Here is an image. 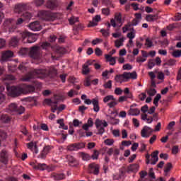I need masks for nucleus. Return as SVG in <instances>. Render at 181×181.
Returning a JSON list of instances; mask_svg holds the SVG:
<instances>
[{
    "instance_id": "nucleus-1",
    "label": "nucleus",
    "mask_w": 181,
    "mask_h": 181,
    "mask_svg": "<svg viewBox=\"0 0 181 181\" xmlns=\"http://www.w3.org/2000/svg\"><path fill=\"white\" fill-rule=\"evenodd\" d=\"M14 80L15 76L11 74L6 75L4 78L6 89L11 97H19L21 93L26 94L35 91V87L31 85L23 84L22 87L11 86L9 83H11Z\"/></svg>"
},
{
    "instance_id": "nucleus-2",
    "label": "nucleus",
    "mask_w": 181,
    "mask_h": 181,
    "mask_svg": "<svg viewBox=\"0 0 181 181\" xmlns=\"http://www.w3.org/2000/svg\"><path fill=\"white\" fill-rule=\"evenodd\" d=\"M56 75H57V70L54 67L47 69H35L23 76L22 81L23 82H30L33 78H44L47 76L54 77Z\"/></svg>"
},
{
    "instance_id": "nucleus-3",
    "label": "nucleus",
    "mask_w": 181,
    "mask_h": 181,
    "mask_svg": "<svg viewBox=\"0 0 181 181\" xmlns=\"http://www.w3.org/2000/svg\"><path fill=\"white\" fill-rule=\"evenodd\" d=\"M51 45L49 42H42L40 47H33L30 50L28 48L23 47L19 50V54L25 56L29 54L30 57L34 59H38L41 57V49L44 50H49Z\"/></svg>"
},
{
    "instance_id": "nucleus-4",
    "label": "nucleus",
    "mask_w": 181,
    "mask_h": 181,
    "mask_svg": "<svg viewBox=\"0 0 181 181\" xmlns=\"http://www.w3.org/2000/svg\"><path fill=\"white\" fill-rule=\"evenodd\" d=\"M19 35L23 43H34L37 41L36 36L28 31L20 32Z\"/></svg>"
},
{
    "instance_id": "nucleus-5",
    "label": "nucleus",
    "mask_w": 181,
    "mask_h": 181,
    "mask_svg": "<svg viewBox=\"0 0 181 181\" xmlns=\"http://www.w3.org/2000/svg\"><path fill=\"white\" fill-rule=\"evenodd\" d=\"M39 17L45 21H54L57 18V16L47 11H40L38 12Z\"/></svg>"
},
{
    "instance_id": "nucleus-6",
    "label": "nucleus",
    "mask_w": 181,
    "mask_h": 181,
    "mask_svg": "<svg viewBox=\"0 0 181 181\" xmlns=\"http://www.w3.org/2000/svg\"><path fill=\"white\" fill-rule=\"evenodd\" d=\"M8 109L13 115H22L25 112L23 106L18 107L15 103L10 104Z\"/></svg>"
},
{
    "instance_id": "nucleus-7",
    "label": "nucleus",
    "mask_w": 181,
    "mask_h": 181,
    "mask_svg": "<svg viewBox=\"0 0 181 181\" xmlns=\"http://www.w3.org/2000/svg\"><path fill=\"white\" fill-rule=\"evenodd\" d=\"M27 10L28 5L23 3L15 4L13 8L14 13H17L18 15L23 13Z\"/></svg>"
},
{
    "instance_id": "nucleus-8",
    "label": "nucleus",
    "mask_w": 181,
    "mask_h": 181,
    "mask_svg": "<svg viewBox=\"0 0 181 181\" xmlns=\"http://www.w3.org/2000/svg\"><path fill=\"white\" fill-rule=\"evenodd\" d=\"M11 158V155L6 150H3L0 153V161L4 165H7L8 160Z\"/></svg>"
},
{
    "instance_id": "nucleus-9",
    "label": "nucleus",
    "mask_w": 181,
    "mask_h": 181,
    "mask_svg": "<svg viewBox=\"0 0 181 181\" xmlns=\"http://www.w3.org/2000/svg\"><path fill=\"white\" fill-rule=\"evenodd\" d=\"M33 168L36 170H45V169L47 170L48 172H52L54 170L53 167H49L45 163H35L33 165Z\"/></svg>"
},
{
    "instance_id": "nucleus-10",
    "label": "nucleus",
    "mask_w": 181,
    "mask_h": 181,
    "mask_svg": "<svg viewBox=\"0 0 181 181\" xmlns=\"http://www.w3.org/2000/svg\"><path fill=\"white\" fill-rule=\"evenodd\" d=\"M45 103L51 106V110L54 113L58 110V100L53 101L51 99H45Z\"/></svg>"
},
{
    "instance_id": "nucleus-11",
    "label": "nucleus",
    "mask_w": 181,
    "mask_h": 181,
    "mask_svg": "<svg viewBox=\"0 0 181 181\" xmlns=\"http://www.w3.org/2000/svg\"><path fill=\"white\" fill-rule=\"evenodd\" d=\"M153 132V129L148 126H144L141 130V136L148 138Z\"/></svg>"
},
{
    "instance_id": "nucleus-12",
    "label": "nucleus",
    "mask_w": 181,
    "mask_h": 181,
    "mask_svg": "<svg viewBox=\"0 0 181 181\" xmlns=\"http://www.w3.org/2000/svg\"><path fill=\"white\" fill-rule=\"evenodd\" d=\"M100 166L98 164L92 163L89 164V172L94 175H98Z\"/></svg>"
},
{
    "instance_id": "nucleus-13",
    "label": "nucleus",
    "mask_w": 181,
    "mask_h": 181,
    "mask_svg": "<svg viewBox=\"0 0 181 181\" xmlns=\"http://www.w3.org/2000/svg\"><path fill=\"white\" fill-rule=\"evenodd\" d=\"M29 28L32 31L37 32L40 31L42 30V25L40 23L37 21L30 23L29 25Z\"/></svg>"
},
{
    "instance_id": "nucleus-14",
    "label": "nucleus",
    "mask_w": 181,
    "mask_h": 181,
    "mask_svg": "<svg viewBox=\"0 0 181 181\" xmlns=\"http://www.w3.org/2000/svg\"><path fill=\"white\" fill-rule=\"evenodd\" d=\"M28 149L30 150L33 153L37 154L38 148L37 146V142L30 141L26 144Z\"/></svg>"
},
{
    "instance_id": "nucleus-15",
    "label": "nucleus",
    "mask_w": 181,
    "mask_h": 181,
    "mask_svg": "<svg viewBox=\"0 0 181 181\" xmlns=\"http://www.w3.org/2000/svg\"><path fill=\"white\" fill-rule=\"evenodd\" d=\"M45 6L49 10H54L58 7V1L55 0H49L47 1V4H45Z\"/></svg>"
},
{
    "instance_id": "nucleus-16",
    "label": "nucleus",
    "mask_w": 181,
    "mask_h": 181,
    "mask_svg": "<svg viewBox=\"0 0 181 181\" xmlns=\"http://www.w3.org/2000/svg\"><path fill=\"white\" fill-rule=\"evenodd\" d=\"M66 160H68L69 165L71 167H76L78 163L75 158H74L72 156H66Z\"/></svg>"
},
{
    "instance_id": "nucleus-17",
    "label": "nucleus",
    "mask_w": 181,
    "mask_h": 181,
    "mask_svg": "<svg viewBox=\"0 0 181 181\" xmlns=\"http://www.w3.org/2000/svg\"><path fill=\"white\" fill-rule=\"evenodd\" d=\"M158 154H159L158 151H156L152 153L151 165H156L157 162L158 161Z\"/></svg>"
},
{
    "instance_id": "nucleus-18",
    "label": "nucleus",
    "mask_w": 181,
    "mask_h": 181,
    "mask_svg": "<svg viewBox=\"0 0 181 181\" xmlns=\"http://www.w3.org/2000/svg\"><path fill=\"white\" fill-rule=\"evenodd\" d=\"M65 175L64 173H55L52 174V178L56 181H59L65 179Z\"/></svg>"
},
{
    "instance_id": "nucleus-19",
    "label": "nucleus",
    "mask_w": 181,
    "mask_h": 181,
    "mask_svg": "<svg viewBox=\"0 0 181 181\" xmlns=\"http://www.w3.org/2000/svg\"><path fill=\"white\" fill-rule=\"evenodd\" d=\"M52 150V147L50 146H45L42 151L40 153V158H45L47 154H49V151Z\"/></svg>"
},
{
    "instance_id": "nucleus-20",
    "label": "nucleus",
    "mask_w": 181,
    "mask_h": 181,
    "mask_svg": "<svg viewBox=\"0 0 181 181\" xmlns=\"http://www.w3.org/2000/svg\"><path fill=\"white\" fill-rule=\"evenodd\" d=\"M15 23L13 22V19L12 18H7L5 20L4 23V27L5 30H7L8 28H11L12 25H14Z\"/></svg>"
},
{
    "instance_id": "nucleus-21",
    "label": "nucleus",
    "mask_w": 181,
    "mask_h": 181,
    "mask_svg": "<svg viewBox=\"0 0 181 181\" xmlns=\"http://www.w3.org/2000/svg\"><path fill=\"white\" fill-rule=\"evenodd\" d=\"M101 21V16H95L93 20L90 22L89 25H88L89 28L90 27H95L98 25V23Z\"/></svg>"
},
{
    "instance_id": "nucleus-22",
    "label": "nucleus",
    "mask_w": 181,
    "mask_h": 181,
    "mask_svg": "<svg viewBox=\"0 0 181 181\" xmlns=\"http://www.w3.org/2000/svg\"><path fill=\"white\" fill-rule=\"evenodd\" d=\"M107 122L109 124H112V125H117L119 124V119H115V117L107 115Z\"/></svg>"
},
{
    "instance_id": "nucleus-23",
    "label": "nucleus",
    "mask_w": 181,
    "mask_h": 181,
    "mask_svg": "<svg viewBox=\"0 0 181 181\" xmlns=\"http://www.w3.org/2000/svg\"><path fill=\"white\" fill-rule=\"evenodd\" d=\"M124 75H125V72H124V74H122L116 75V76L115 78L116 82L117 83H123L125 79L127 80V77L125 76Z\"/></svg>"
},
{
    "instance_id": "nucleus-24",
    "label": "nucleus",
    "mask_w": 181,
    "mask_h": 181,
    "mask_svg": "<svg viewBox=\"0 0 181 181\" xmlns=\"http://www.w3.org/2000/svg\"><path fill=\"white\" fill-rule=\"evenodd\" d=\"M93 62H95V60L93 62L88 61L87 64L83 65V74L87 75L90 72V70L88 69V66L93 65Z\"/></svg>"
},
{
    "instance_id": "nucleus-25",
    "label": "nucleus",
    "mask_w": 181,
    "mask_h": 181,
    "mask_svg": "<svg viewBox=\"0 0 181 181\" xmlns=\"http://www.w3.org/2000/svg\"><path fill=\"white\" fill-rule=\"evenodd\" d=\"M21 39H22L21 35L18 37H13L10 41V46L16 47L19 43V40Z\"/></svg>"
},
{
    "instance_id": "nucleus-26",
    "label": "nucleus",
    "mask_w": 181,
    "mask_h": 181,
    "mask_svg": "<svg viewBox=\"0 0 181 181\" xmlns=\"http://www.w3.org/2000/svg\"><path fill=\"white\" fill-rule=\"evenodd\" d=\"M13 57V52L11 51H6L3 53V55L1 56V60L6 61L9 58H11Z\"/></svg>"
},
{
    "instance_id": "nucleus-27",
    "label": "nucleus",
    "mask_w": 181,
    "mask_h": 181,
    "mask_svg": "<svg viewBox=\"0 0 181 181\" xmlns=\"http://www.w3.org/2000/svg\"><path fill=\"white\" fill-rule=\"evenodd\" d=\"M18 16H21V18L25 19V21H30L33 17L32 13L28 11L23 12Z\"/></svg>"
},
{
    "instance_id": "nucleus-28",
    "label": "nucleus",
    "mask_w": 181,
    "mask_h": 181,
    "mask_svg": "<svg viewBox=\"0 0 181 181\" xmlns=\"http://www.w3.org/2000/svg\"><path fill=\"white\" fill-rule=\"evenodd\" d=\"M93 111L98 113L100 111L99 101L98 98H93Z\"/></svg>"
},
{
    "instance_id": "nucleus-29",
    "label": "nucleus",
    "mask_w": 181,
    "mask_h": 181,
    "mask_svg": "<svg viewBox=\"0 0 181 181\" xmlns=\"http://www.w3.org/2000/svg\"><path fill=\"white\" fill-rule=\"evenodd\" d=\"M124 76L127 77V79H129V78L136 79L137 78V74H136V71L124 72Z\"/></svg>"
},
{
    "instance_id": "nucleus-30",
    "label": "nucleus",
    "mask_w": 181,
    "mask_h": 181,
    "mask_svg": "<svg viewBox=\"0 0 181 181\" xmlns=\"http://www.w3.org/2000/svg\"><path fill=\"white\" fill-rule=\"evenodd\" d=\"M95 125L96 128L102 127V125H103L104 127H107V123L105 121L103 122L102 120H100L99 119H96Z\"/></svg>"
},
{
    "instance_id": "nucleus-31",
    "label": "nucleus",
    "mask_w": 181,
    "mask_h": 181,
    "mask_svg": "<svg viewBox=\"0 0 181 181\" xmlns=\"http://www.w3.org/2000/svg\"><path fill=\"white\" fill-rule=\"evenodd\" d=\"M158 19V14L156 13L155 15H147L146 16V21L148 22H153Z\"/></svg>"
},
{
    "instance_id": "nucleus-32",
    "label": "nucleus",
    "mask_w": 181,
    "mask_h": 181,
    "mask_svg": "<svg viewBox=\"0 0 181 181\" xmlns=\"http://www.w3.org/2000/svg\"><path fill=\"white\" fill-rule=\"evenodd\" d=\"M129 115L132 116H137L140 115V110L137 108L131 107L129 110Z\"/></svg>"
},
{
    "instance_id": "nucleus-33",
    "label": "nucleus",
    "mask_w": 181,
    "mask_h": 181,
    "mask_svg": "<svg viewBox=\"0 0 181 181\" xmlns=\"http://www.w3.org/2000/svg\"><path fill=\"white\" fill-rule=\"evenodd\" d=\"M139 168V165L137 164H132L128 166V169L127 170V173H129V171L131 172H137L138 169Z\"/></svg>"
},
{
    "instance_id": "nucleus-34",
    "label": "nucleus",
    "mask_w": 181,
    "mask_h": 181,
    "mask_svg": "<svg viewBox=\"0 0 181 181\" xmlns=\"http://www.w3.org/2000/svg\"><path fill=\"white\" fill-rule=\"evenodd\" d=\"M106 59L110 62V65L112 66H115V64H116V57H112L111 55L110 54H106L105 56Z\"/></svg>"
},
{
    "instance_id": "nucleus-35",
    "label": "nucleus",
    "mask_w": 181,
    "mask_h": 181,
    "mask_svg": "<svg viewBox=\"0 0 181 181\" xmlns=\"http://www.w3.org/2000/svg\"><path fill=\"white\" fill-rule=\"evenodd\" d=\"M66 52V49L64 47H60V46L57 47V48H56V53L57 54L62 55Z\"/></svg>"
},
{
    "instance_id": "nucleus-36",
    "label": "nucleus",
    "mask_w": 181,
    "mask_h": 181,
    "mask_svg": "<svg viewBox=\"0 0 181 181\" xmlns=\"http://www.w3.org/2000/svg\"><path fill=\"white\" fill-rule=\"evenodd\" d=\"M6 30H8L9 33H15L17 32L18 33V35H20L21 32H23V31H19L17 30V25L14 24L13 25L6 28Z\"/></svg>"
},
{
    "instance_id": "nucleus-37",
    "label": "nucleus",
    "mask_w": 181,
    "mask_h": 181,
    "mask_svg": "<svg viewBox=\"0 0 181 181\" xmlns=\"http://www.w3.org/2000/svg\"><path fill=\"white\" fill-rule=\"evenodd\" d=\"M115 21L121 26L122 25V16H121V13H116L115 15Z\"/></svg>"
},
{
    "instance_id": "nucleus-38",
    "label": "nucleus",
    "mask_w": 181,
    "mask_h": 181,
    "mask_svg": "<svg viewBox=\"0 0 181 181\" xmlns=\"http://www.w3.org/2000/svg\"><path fill=\"white\" fill-rule=\"evenodd\" d=\"M115 100H116V99L114 98V95H109L103 98V103H109L110 101L112 102Z\"/></svg>"
},
{
    "instance_id": "nucleus-39",
    "label": "nucleus",
    "mask_w": 181,
    "mask_h": 181,
    "mask_svg": "<svg viewBox=\"0 0 181 181\" xmlns=\"http://www.w3.org/2000/svg\"><path fill=\"white\" fill-rule=\"evenodd\" d=\"M131 95H127L124 96H121L118 98V103H123L124 101H127L129 98H132Z\"/></svg>"
},
{
    "instance_id": "nucleus-40",
    "label": "nucleus",
    "mask_w": 181,
    "mask_h": 181,
    "mask_svg": "<svg viewBox=\"0 0 181 181\" xmlns=\"http://www.w3.org/2000/svg\"><path fill=\"white\" fill-rule=\"evenodd\" d=\"M74 144L77 151H79V150L85 148V144L83 142L75 143Z\"/></svg>"
},
{
    "instance_id": "nucleus-41",
    "label": "nucleus",
    "mask_w": 181,
    "mask_h": 181,
    "mask_svg": "<svg viewBox=\"0 0 181 181\" xmlns=\"http://www.w3.org/2000/svg\"><path fill=\"white\" fill-rule=\"evenodd\" d=\"M161 99V95L157 94L156 96L154 98V100L153 101V104L156 105V107H158V102L159 100Z\"/></svg>"
},
{
    "instance_id": "nucleus-42",
    "label": "nucleus",
    "mask_w": 181,
    "mask_h": 181,
    "mask_svg": "<svg viewBox=\"0 0 181 181\" xmlns=\"http://www.w3.org/2000/svg\"><path fill=\"white\" fill-rule=\"evenodd\" d=\"M155 65H156V64L154 62L153 59H148V69H152L155 66Z\"/></svg>"
},
{
    "instance_id": "nucleus-43",
    "label": "nucleus",
    "mask_w": 181,
    "mask_h": 181,
    "mask_svg": "<svg viewBox=\"0 0 181 181\" xmlns=\"http://www.w3.org/2000/svg\"><path fill=\"white\" fill-rule=\"evenodd\" d=\"M1 122H4V123H8L11 121V118L7 115H3L1 117Z\"/></svg>"
},
{
    "instance_id": "nucleus-44",
    "label": "nucleus",
    "mask_w": 181,
    "mask_h": 181,
    "mask_svg": "<svg viewBox=\"0 0 181 181\" xmlns=\"http://www.w3.org/2000/svg\"><path fill=\"white\" fill-rule=\"evenodd\" d=\"M146 92L148 96L153 97L156 94L157 90L154 88H150V90H146Z\"/></svg>"
},
{
    "instance_id": "nucleus-45",
    "label": "nucleus",
    "mask_w": 181,
    "mask_h": 181,
    "mask_svg": "<svg viewBox=\"0 0 181 181\" xmlns=\"http://www.w3.org/2000/svg\"><path fill=\"white\" fill-rule=\"evenodd\" d=\"M172 56L175 58L181 57V50L177 49L172 52Z\"/></svg>"
},
{
    "instance_id": "nucleus-46",
    "label": "nucleus",
    "mask_w": 181,
    "mask_h": 181,
    "mask_svg": "<svg viewBox=\"0 0 181 181\" xmlns=\"http://www.w3.org/2000/svg\"><path fill=\"white\" fill-rule=\"evenodd\" d=\"M81 158L83 161H88L90 159V156L88 154L83 152H81Z\"/></svg>"
},
{
    "instance_id": "nucleus-47",
    "label": "nucleus",
    "mask_w": 181,
    "mask_h": 181,
    "mask_svg": "<svg viewBox=\"0 0 181 181\" xmlns=\"http://www.w3.org/2000/svg\"><path fill=\"white\" fill-rule=\"evenodd\" d=\"M124 40L121 38L120 40H117L115 41V46L117 48H119L121 46H123Z\"/></svg>"
},
{
    "instance_id": "nucleus-48",
    "label": "nucleus",
    "mask_w": 181,
    "mask_h": 181,
    "mask_svg": "<svg viewBox=\"0 0 181 181\" xmlns=\"http://www.w3.org/2000/svg\"><path fill=\"white\" fill-rule=\"evenodd\" d=\"M117 105L118 102L116 100V99L107 103V106L110 108L115 107Z\"/></svg>"
},
{
    "instance_id": "nucleus-49",
    "label": "nucleus",
    "mask_w": 181,
    "mask_h": 181,
    "mask_svg": "<svg viewBox=\"0 0 181 181\" xmlns=\"http://www.w3.org/2000/svg\"><path fill=\"white\" fill-rule=\"evenodd\" d=\"M175 125V121L170 122L168 124V125L167 126V129H168L169 131L174 132L173 128H174Z\"/></svg>"
},
{
    "instance_id": "nucleus-50",
    "label": "nucleus",
    "mask_w": 181,
    "mask_h": 181,
    "mask_svg": "<svg viewBox=\"0 0 181 181\" xmlns=\"http://www.w3.org/2000/svg\"><path fill=\"white\" fill-rule=\"evenodd\" d=\"M145 45L147 46L148 48L152 47L153 46L152 40L149 38H146Z\"/></svg>"
},
{
    "instance_id": "nucleus-51",
    "label": "nucleus",
    "mask_w": 181,
    "mask_h": 181,
    "mask_svg": "<svg viewBox=\"0 0 181 181\" xmlns=\"http://www.w3.org/2000/svg\"><path fill=\"white\" fill-rule=\"evenodd\" d=\"M114 139H107L104 141L105 144H106L107 146H112L114 144Z\"/></svg>"
},
{
    "instance_id": "nucleus-52",
    "label": "nucleus",
    "mask_w": 181,
    "mask_h": 181,
    "mask_svg": "<svg viewBox=\"0 0 181 181\" xmlns=\"http://www.w3.org/2000/svg\"><path fill=\"white\" fill-rule=\"evenodd\" d=\"M110 30H104V29H102L100 30V33H102L103 34V36H104L105 37H107L108 36H110Z\"/></svg>"
},
{
    "instance_id": "nucleus-53",
    "label": "nucleus",
    "mask_w": 181,
    "mask_h": 181,
    "mask_svg": "<svg viewBox=\"0 0 181 181\" xmlns=\"http://www.w3.org/2000/svg\"><path fill=\"white\" fill-rule=\"evenodd\" d=\"M102 13L105 16H110V10L108 8H102Z\"/></svg>"
},
{
    "instance_id": "nucleus-54",
    "label": "nucleus",
    "mask_w": 181,
    "mask_h": 181,
    "mask_svg": "<svg viewBox=\"0 0 181 181\" xmlns=\"http://www.w3.org/2000/svg\"><path fill=\"white\" fill-rule=\"evenodd\" d=\"M6 138H7L6 133H5L2 130H0V145H1V140L6 139Z\"/></svg>"
},
{
    "instance_id": "nucleus-55",
    "label": "nucleus",
    "mask_w": 181,
    "mask_h": 181,
    "mask_svg": "<svg viewBox=\"0 0 181 181\" xmlns=\"http://www.w3.org/2000/svg\"><path fill=\"white\" fill-rule=\"evenodd\" d=\"M173 168L172 164L170 163H168L167 165L165 167L164 172L165 173H169Z\"/></svg>"
},
{
    "instance_id": "nucleus-56",
    "label": "nucleus",
    "mask_w": 181,
    "mask_h": 181,
    "mask_svg": "<svg viewBox=\"0 0 181 181\" xmlns=\"http://www.w3.org/2000/svg\"><path fill=\"white\" fill-rule=\"evenodd\" d=\"M96 129H98V132L96 134H98V135H103V133L105 132V129L103 127H96Z\"/></svg>"
},
{
    "instance_id": "nucleus-57",
    "label": "nucleus",
    "mask_w": 181,
    "mask_h": 181,
    "mask_svg": "<svg viewBox=\"0 0 181 181\" xmlns=\"http://www.w3.org/2000/svg\"><path fill=\"white\" fill-rule=\"evenodd\" d=\"M67 149L68 151H78L77 148H76V146L74 144L69 145L67 147Z\"/></svg>"
},
{
    "instance_id": "nucleus-58",
    "label": "nucleus",
    "mask_w": 181,
    "mask_h": 181,
    "mask_svg": "<svg viewBox=\"0 0 181 181\" xmlns=\"http://www.w3.org/2000/svg\"><path fill=\"white\" fill-rule=\"evenodd\" d=\"M157 78L163 81L165 79V74L163 72L159 71L157 75Z\"/></svg>"
},
{
    "instance_id": "nucleus-59",
    "label": "nucleus",
    "mask_w": 181,
    "mask_h": 181,
    "mask_svg": "<svg viewBox=\"0 0 181 181\" xmlns=\"http://www.w3.org/2000/svg\"><path fill=\"white\" fill-rule=\"evenodd\" d=\"M103 86L106 89H111L112 88V81L109 80L107 83L103 85Z\"/></svg>"
},
{
    "instance_id": "nucleus-60",
    "label": "nucleus",
    "mask_w": 181,
    "mask_h": 181,
    "mask_svg": "<svg viewBox=\"0 0 181 181\" xmlns=\"http://www.w3.org/2000/svg\"><path fill=\"white\" fill-rule=\"evenodd\" d=\"M154 62L156 64V65L157 66H160L161 63H162V60L161 58L160 57H157L155 59H154Z\"/></svg>"
},
{
    "instance_id": "nucleus-61",
    "label": "nucleus",
    "mask_w": 181,
    "mask_h": 181,
    "mask_svg": "<svg viewBox=\"0 0 181 181\" xmlns=\"http://www.w3.org/2000/svg\"><path fill=\"white\" fill-rule=\"evenodd\" d=\"M179 152V146H173L172 148V153L173 154H177Z\"/></svg>"
},
{
    "instance_id": "nucleus-62",
    "label": "nucleus",
    "mask_w": 181,
    "mask_h": 181,
    "mask_svg": "<svg viewBox=\"0 0 181 181\" xmlns=\"http://www.w3.org/2000/svg\"><path fill=\"white\" fill-rule=\"evenodd\" d=\"M114 93H115L117 95H120L122 94L123 90H122L120 88L117 87V88H115V90H114Z\"/></svg>"
},
{
    "instance_id": "nucleus-63",
    "label": "nucleus",
    "mask_w": 181,
    "mask_h": 181,
    "mask_svg": "<svg viewBox=\"0 0 181 181\" xmlns=\"http://www.w3.org/2000/svg\"><path fill=\"white\" fill-rule=\"evenodd\" d=\"M86 86H90V76H87L85 80V83H83Z\"/></svg>"
},
{
    "instance_id": "nucleus-64",
    "label": "nucleus",
    "mask_w": 181,
    "mask_h": 181,
    "mask_svg": "<svg viewBox=\"0 0 181 181\" xmlns=\"http://www.w3.org/2000/svg\"><path fill=\"white\" fill-rule=\"evenodd\" d=\"M175 64H176V60L173 59H170L167 62V64L168 66H174L175 65Z\"/></svg>"
}]
</instances>
